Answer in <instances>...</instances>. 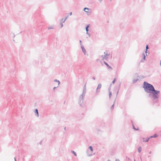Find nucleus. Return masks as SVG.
<instances>
[{"label":"nucleus","mask_w":161,"mask_h":161,"mask_svg":"<svg viewBox=\"0 0 161 161\" xmlns=\"http://www.w3.org/2000/svg\"><path fill=\"white\" fill-rule=\"evenodd\" d=\"M151 151H150V152H149V153L150 154H151Z\"/></svg>","instance_id":"43"},{"label":"nucleus","mask_w":161,"mask_h":161,"mask_svg":"<svg viewBox=\"0 0 161 161\" xmlns=\"http://www.w3.org/2000/svg\"><path fill=\"white\" fill-rule=\"evenodd\" d=\"M89 9V8H84V11L85 12L87 13L88 15H90V14H91L90 12H88V10Z\"/></svg>","instance_id":"6"},{"label":"nucleus","mask_w":161,"mask_h":161,"mask_svg":"<svg viewBox=\"0 0 161 161\" xmlns=\"http://www.w3.org/2000/svg\"><path fill=\"white\" fill-rule=\"evenodd\" d=\"M132 127H133V128L134 130H138V128L137 129H136L134 125H132Z\"/></svg>","instance_id":"18"},{"label":"nucleus","mask_w":161,"mask_h":161,"mask_svg":"<svg viewBox=\"0 0 161 161\" xmlns=\"http://www.w3.org/2000/svg\"><path fill=\"white\" fill-rule=\"evenodd\" d=\"M54 28V27L53 26H52L50 27H48V29H53Z\"/></svg>","instance_id":"16"},{"label":"nucleus","mask_w":161,"mask_h":161,"mask_svg":"<svg viewBox=\"0 0 161 161\" xmlns=\"http://www.w3.org/2000/svg\"><path fill=\"white\" fill-rule=\"evenodd\" d=\"M86 84H85L83 87V92L81 94H83L84 95V96H85L86 93Z\"/></svg>","instance_id":"4"},{"label":"nucleus","mask_w":161,"mask_h":161,"mask_svg":"<svg viewBox=\"0 0 161 161\" xmlns=\"http://www.w3.org/2000/svg\"><path fill=\"white\" fill-rule=\"evenodd\" d=\"M114 104H113V105H112V106L110 107L111 110H112L114 109Z\"/></svg>","instance_id":"23"},{"label":"nucleus","mask_w":161,"mask_h":161,"mask_svg":"<svg viewBox=\"0 0 161 161\" xmlns=\"http://www.w3.org/2000/svg\"><path fill=\"white\" fill-rule=\"evenodd\" d=\"M81 48L82 49V52L84 53V54H85V53L86 52V50L84 48L83 46L82 45V44H81Z\"/></svg>","instance_id":"5"},{"label":"nucleus","mask_w":161,"mask_h":161,"mask_svg":"<svg viewBox=\"0 0 161 161\" xmlns=\"http://www.w3.org/2000/svg\"><path fill=\"white\" fill-rule=\"evenodd\" d=\"M145 58H146V56H144V57H143V59L144 60H145Z\"/></svg>","instance_id":"37"},{"label":"nucleus","mask_w":161,"mask_h":161,"mask_svg":"<svg viewBox=\"0 0 161 161\" xmlns=\"http://www.w3.org/2000/svg\"><path fill=\"white\" fill-rule=\"evenodd\" d=\"M69 15H72V12H70V13H69Z\"/></svg>","instance_id":"38"},{"label":"nucleus","mask_w":161,"mask_h":161,"mask_svg":"<svg viewBox=\"0 0 161 161\" xmlns=\"http://www.w3.org/2000/svg\"><path fill=\"white\" fill-rule=\"evenodd\" d=\"M14 161H16L15 157H14Z\"/></svg>","instance_id":"40"},{"label":"nucleus","mask_w":161,"mask_h":161,"mask_svg":"<svg viewBox=\"0 0 161 161\" xmlns=\"http://www.w3.org/2000/svg\"><path fill=\"white\" fill-rule=\"evenodd\" d=\"M60 25H61V28H62L63 26V23L62 22H60Z\"/></svg>","instance_id":"26"},{"label":"nucleus","mask_w":161,"mask_h":161,"mask_svg":"<svg viewBox=\"0 0 161 161\" xmlns=\"http://www.w3.org/2000/svg\"><path fill=\"white\" fill-rule=\"evenodd\" d=\"M109 98H110L111 96V92L110 91H109Z\"/></svg>","instance_id":"22"},{"label":"nucleus","mask_w":161,"mask_h":161,"mask_svg":"<svg viewBox=\"0 0 161 161\" xmlns=\"http://www.w3.org/2000/svg\"><path fill=\"white\" fill-rule=\"evenodd\" d=\"M142 150V147H139L138 148V151L139 153H140Z\"/></svg>","instance_id":"14"},{"label":"nucleus","mask_w":161,"mask_h":161,"mask_svg":"<svg viewBox=\"0 0 161 161\" xmlns=\"http://www.w3.org/2000/svg\"><path fill=\"white\" fill-rule=\"evenodd\" d=\"M89 156H91V155H89Z\"/></svg>","instance_id":"47"},{"label":"nucleus","mask_w":161,"mask_h":161,"mask_svg":"<svg viewBox=\"0 0 161 161\" xmlns=\"http://www.w3.org/2000/svg\"><path fill=\"white\" fill-rule=\"evenodd\" d=\"M35 115L37 117H39V113L38 110L37 109H36L35 110V111L34 112Z\"/></svg>","instance_id":"7"},{"label":"nucleus","mask_w":161,"mask_h":161,"mask_svg":"<svg viewBox=\"0 0 161 161\" xmlns=\"http://www.w3.org/2000/svg\"><path fill=\"white\" fill-rule=\"evenodd\" d=\"M143 87L145 92L149 93H151V92L154 89L153 85L145 81L144 82Z\"/></svg>","instance_id":"2"},{"label":"nucleus","mask_w":161,"mask_h":161,"mask_svg":"<svg viewBox=\"0 0 161 161\" xmlns=\"http://www.w3.org/2000/svg\"><path fill=\"white\" fill-rule=\"evenodd\" d=\"M142 56H143V57H144V56H146L144 53H143L142 54Z\"/></svg>","instance_id":"32"},{"label":"nucleus","mask_w":161,"mask_h":161,"mask_svg":"<svg viewBox=\"0 0 161 161\" xmlns=\"http://www.w3.org/2000/svg\"><path fill=\"white\" fill-rule=\"evenodd\" d=\"M90 27V25H87L86 27V34H88V31H89L88 28Z\"/></svg>","instance_id":"8"},{"label":"nucleus","mask_w":161,"mask_h":161,"mask_svg":"<svg viewBox=\"0 0 161 161\" xmlns=\"http://www.w3.org/2000/svg\"><path fill=\"white\" fill-rule=\"evenodd\" d=\"M134 161H136L135 160Z\"/></svg>","instance_id":"48"},{"label":"nucleus","mask_w":161,"mask_h":161,"mask_svg":"<svg viewBox=\"0 0 161 161\" xmlns=\"http://www.w3.org/2000/svg\"><path fill=\"white\" fill-rule=\"evenodd\" d=\"M144 78V77L143 76H140V79H142Z\"/></svg>","instance_id":"24"},{"label":"nucleus","mask_w":161,"mask_h":161,"mask_svg":"<svg viewBox=\"0 0 161 161\" xmlns=\"http://www.w3.org/2000/svg\"><path fill=\"white\" fill-rule=\"evenodd\" d=\"M160 91L155 90V89L152 92V94H149V97H151L153 98V101L154 103H156L158 101L159 97V94Z\"/></svg>","instance_id":"1"},{"label":"nucleus","mask_w":161,"mask_h":161,"mask_svg":"<svg viewBox=\"0 0 161 161\" xmlns=\"http://www.w3.org/2000/svg\"><path fill=\"white\" fill-rule=\"evenodd\" d=\"M68 16H67L65 19L64 20V21H63V22H65V21L67 19V18H68Z\"/></svg>","instance_id":"25"},{"label":"nucleus","mask_w":161,"mask_h":161,"mask_svg":"<svg viewBox=\"0 0 161 161\" xmlns=\"http://www.w3.org/2000/svg\"><path fill=\"white\" fill-rule=\"evenodd\" d=\"M104 53V54H106V53H105V52Z\"/></svg>","instance_id":"45"},{"label":"nucleus","mask_w":161,"mask_h":161,"mask_svg":"<svg viewBox=\"0 0 161 161\" xmlns=\"http://www.w3.org/2000/svg\"><path fill=\"white\" fill-rule=\"evenodd\" d=\"M66 127H65L64 128V130H65Z\"/></svg>","instance_id":"46"},{"label":"nucleus","mask_w":161,"mask_h":161,"mask_svg":"<svg viewBox=\"0 0 161 161\" xmlns=\"http://www.w3.org/2000/svg\"><path fill=\"white\" fill-rule=\"evenodd\" d=\"M87 35H88V36L89 37H90V34L88 32V34H86Z\"/></svg>","instance_id":"31"},{"label":"nucleus","mask_w":161,"mask_h":161,"mask_svg":"<svg viewBox=\"0 0 161 161\" xmlns=\"http://www.w3.org/2000/svg\"><path fill=\"white\" fill-rule=\"evenodd\" d=\"M115 161H120L119 159H116L115 160Z\"/></svg>","instance_id":"36"},{"label":"nucleus","mask_w":161,"mask_h":161,"mask_svg":"<svg viewBox=\"0 0 161 161\" xmlns=\"http://www.w3.org/2000/svg\"><path fill=\"white\" fill-rule=\"evenodd\" d=\"M107 161H111L110 160H109H109H108Z\"/></svg>","instance_id":"44"},{"label":"nucleus","mask_w":161,"mask_h":161,"mask_svg":"<svg viewBox=\"0 0 161 161\" xmlns=\"http://www.w3.org/2000/svg\"><path fill=\"white\" fill-rule=\"evenodd\" d=\"M71 153H72L75 156H77V154L74 151L72 150L71 151Z\"/></svg>","instance_id":"15"},{"label":"nucleus","mask_w":161,"mask_h":161,"mask_svg":"<svg viewBox=\"0 0 161 161\" xmlns=\"http://www.w3.org/2000/svg\"><path fill=\"white\" fill-rule=\"evenodd\" d=\"M160 65L161 67V60L160 61Z\"/></svg>","instance_id":"41"},{"label":"nucleus","mask_w":161,"mask_h":161,"mask_svg":"<svg viewBox=\"0 0 161 161\" xmlns=\"http://www.w3.org/2000/svg\"><path fill=\"white\" fill-rule=\"evenodd\" d=\"M64 19L63 18H62L61 19H60V21H61V22H63V21H64Z\"/></svg>","instance_id":"28"},{"label":"nucleus","mask_w":161,"mask_h":161,"mask_svg":"<svg viewBox=\"0 0 161 161\" xmlns=\"http://www.w3.org/2000/svg\"><path fill=\"white\" fill-rule=\"evenodd\" d=\"M54 81L58 82V85H59V84H60L59 81L57 79L54 80Z\"/></svg>","instance_id":"21"},{"label":"nucleus","mask_w":161,"mask_h":161,"mask_svg":"<svg viewBox=\"0 0 161 161\" xmlns=\"http://www.w3.org/2000/svg\"><path fill=\"white\" fill-rule=\"evenodd\" d=\"M118 92H118H118H117V94H118Z\"/></svg>","instance_id":"42"},{"label":"nucleus","mask_w":161,"mask_h":161,"mask_svg":"<svg viewBox=\"0 0 161 161\" xmlns=\"http://www.w3.org/2000/svg\"><path fill=\"white\" fill-rule=\"evenodd\" d=\"M115 80H116V79L115 78L114 80H113V81L112 82V83H114L115 81Z\"/></svg>","instance_id":"27"},{"label":"nucleus","mask_w":161,"mask_h":161,"mask_svg":"<svg viewBox=\"0 0 161 161\" xmlns=\"http://www.w3.org/2000/svg\"><path fill=\"white\" fill-rule=\"evenodd\" d=\"M57 88V87H53V90H54L56 88Z\"/></svg>","instance_id":"39"},{"label":"nucleus","mask_w":161,"mask_h":161,"mask_svg":"<svg viewBox=\"0 0 161 161\" xmlns=\"http://www.w3.org/2000/svg\"><path fill=\"white\" fill-rule=\"evenodd\" d=\"M102 85L100 83H99L98 84V86L97 88V90H98L100 89Z\"/></svg>","instance_id":"11"},{"label":"nucleus","mask_w":161,"mask_h":161,"mask_svg":"<svg viewBox=\"0 0 161 161\" xmlns=\"http://www.w3.org/2000/svg\"><path fill=\"white\" fill-rule=\"evenodd\" d=\"M79 42H80V45L81 46V44H81L82 41L81 40H80Z\"/></svg>","instance_id":"35"},{"label":"nucleus","mask_w":161,"mask_h":161,"mask_svg":"<svg viewBox=\"0 0 161 161\" xmlns=\"http://www.w3.org/2000/svg\"><path fill=\"white\" fill-rule=\"evenodd\" d=\"M104 64L107 66L108 69H112V68L111 66H109V65L105 61H104Z\"/></svg>","instance_id":"9"},{"label":"nucleus","mask_w":161,"mask_h":161,"mask_svg":"<svg viewBox=\"0 0 161 161\" xmlns=\"http://www.w3.org/2000/svg\"><path fill=\"white\" fill-rule=\"evenodd\" d=\"M85 96L83 94H81L79 98V104L80 106H82V104L83 102V97Z\"/></svg>","instance_id":"3"},{"label":"nucleus","mask_w":161,"mask_h":161,"mask_svg":"<svg viewBox=\"0 0 161 161\" xmlns=\"http://www.w3.org/2000/svg\"><path fill=\"white\" fill-rule=\"evenodd\" d=\"M137 80H138V79H133V83H136Z\"/></svg>","instance_id":"17"},{"label":"nucleus","mask_w":161,"mask_h":161,"mask_svg":"<svg viewBox=\"0 0 161 161\" xmlns=\"http://www.w3.org/2000/svg\"><path fill=\"white\" fill-rule=\"evenodd\" d=\"M136 79H138V80H139L140 79V76H137Z\"/></svg>","instance_id":"29"},{"label":"nucleus","mask_w":161,"mask_h":161,"mask_svg":"<svg viewBox=\"0 0 161 161\" xmlns=\"http://www.w3.org/2000/svg\"><path fill=\"white\" fill-rule=\"evenodd\" d=\"M109 56V54H108L107 53L106 54L104 55V57L105 58H108V57Z\"/></svg>","instance_id":"19"},{"label":"nucleus","mask_w":161,"mask_h":161,"mask_svg":"<svg viewBox=\"0 0 161 161\" xmlns=\"http://www.w3.org/2000/svg\"><path fill=\"white\" fill-rule=\"evenodd\" d=\"M101 57H102L103 59L105 58V59H106V58H105V57H104V56L102 55Z\"/></svg>","instance_id":"30"},{"label":"nucleus","mask_w":161,"mask_h":161,"mask_svg":"<svg viewBox=\"0 0 161 161\" xmlns=\"http://www.w3.org/2000/svg\"><path fill=\"white\" fill-rule=\"evenodd\" d=\"M89 148L91 150V152H92L93 151V148L91 146H90L89 147Z\"/></svg>","instance_id":"20"},{"label":"nucleus","mask_w":161,"mask_h":161,"mask_svg":"<svg viewBox=\"0 0 161 161\" xmlns=\"http://www.w3.org/2000/svg\"><path fill=\"white\" fill-rule=\"evenodd\" d=\"M92 79L93 80H95V77L94 76V77H92Z\"/></svg>","instance_id":"34"},{"label":"nucleus","mask_w":161,"mask_h":161,"mask_svg":"<svg viewBox=\"0 0 161 161\" xmlns=\"http://www.w3.org/2000/svg\"><path fill=\"white\" fill-rule=\"evenodd\" d=\"M158 136V135H157V134H155L153 136H150V138H153V137L155 138V137H157Z\"/></svg>","instance_id":"12"},{"label":"nucleus","mask_w":161,"mask_h":161,"mask_svg":"<svg viewBox=\"0 0 161 161\" xmlns=\"http://www.w3.org/2000/svg\"><path fill=\"white\" fill-rule=\"evenodd\" d=\"M103 0H98L100 3H101Z\"/></svg>","instance_id":"33"},{"label":"nucleus","mask_w":161,"mask_h":161,"mask_svg":"<svg viewBox=\"0 0 161 161\" xmlns=\"http://www.w3.org/2000/svg\"><path fill=\"white\" fill-rule=\"evenodd\" d=\"M149 48V47H148V45H147L146 46V50L145 51V53H146V55H147V49H148Z\"/></svg>","instance_id":"13"},{"label":"nucleus","mask_w":161,"mask_h":161,"mask_svg":"<svg viewBox=\"0 0 161 161\" xmlns=\"http://www.w3.org/2000/svg\"><path fill=\"white\" fill-rule=\"evenodd\" d=\"M150 138H143V142H147L148 141Z\"/></svg>","instance_id":"10"}]
</instances>
